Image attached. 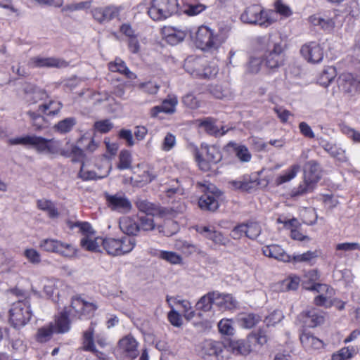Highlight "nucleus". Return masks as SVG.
Returning a JSON list of instances; mask_svg holds the SVG:
<instances>
[{
    "mask_svg": "<svg viewBox=\"0 0 360 360\" xmlns=\"http://www.w3.org/2000/svg\"><path fill=\"white\" fill-rule=\"evenodd\" d=\"M272 11H266L259 5L254 4L244 11L240 15V20L244 23L267 27L276 21L272 18Z\"/></svg>",
    "mask_w": 360,
    "mask_h": 360,
    "instance_id": "nucleus-1",
    "label": "nucleus"
},
{
    "mask_svg": "<svg viewBox=\"0 0 360 360\" xmlns=\"http://www.w3.org/2000/svg\"><path fill=\"white\" fill-rule=\"evenodd\" d=\"M179 11V0H152L148 14L153 20H162Z\"/></svg>",
    "mask_w": 360,
    "mask_h": 360,
    "instance_id": "nucleus-2",
    "label": "nucleus"
},
{
    "mask_svg": "<svg viewBox=\"0 0 360 360\" xmlns=\"http://www.w3.org/2000/svg\"><path fill=\"white\" fill-rule=\"evenodd\" d=\"M199 354L204 360H226L229 351L226 345L221 341L206 340L199 345Z\"/></svg>",
    "mask_w": 360,
    "mask_h": 360,
    "instance_id": "nucleus-3",
    "label": "nucleus"
},
{
    "mask_svg": "<svg viewBox=\"0 0 360 360\" xmlns=\"http://www.w3.org/2000/svg\"><path fill=\"white\" fill-rule=\"evenodd\" d=\"M10 321L15 328L25 326L32 317V311L29 300H19L12 304L9 311Z\"/></svg>",
    "mask_w": 360,
    "mask_h": 360,
    "instance_id": "nucleus-4",
    "label": "nucleus"
},
{
    "mask_svg": "<svg viewBox=\"0 0 360 360\" xmlns=\"http://www.w3.org/2000/svg\"><path fill=\"white\" fill-rule=\"evenodd\" d=\"M136 245V240L130 236H124L121 239H103V248L108 255L112 256L122 255L130 252Z\"/></svg>",
    "mask_w": 360,
    "mask_h": 360,
    "instance_id": "nucleus-5",
    "label": "nucleus"
},
{
    "mask_svg": "<svg viewBox=\"0 0 360 360\" xmlns=\"http://www.w3.org/2000/svg\"><path fill=\"white\" fill-rule=\"evenodd\" d=\"M204 193L198 200L200 209L214 212L219 207V200L222 193L213 184H209L203 191Z\"/></svg>",
    "mask_w": 360,
    "mask_h": 360,
    "instance_id": "nucleus-6",
    "label": "nucleus"
},
{
    "mask_svg": "<svg viewBox=\"0 0 360 360\" xmlns=\"http://www.w3.org/2000/svg\"><path fill=\"white\" fill-rule=\"evenodd\" d=\"M40 248L46 252L60 254L64 257H72L75 255V249L70 245L55 239H44L40 242Z\"/></svg>",
    "mask_w": 360,
    "mask_h": 360,
    "instance_id": "nucleus-7",
    "label": "nucleus"
},
{
    "mask_svg": "<svg viewBox=\"0 0 360 360\" xmlns=\"http://www.w3.org/2000/svg\"><path fill=\"white\" fill-rule=\"evenodd\" d=\"M71 308L73 316L82 319L93 316L98 307L95 303L85 301L81 297H75L72 299Z\"/></svg>",
    "mask_w": 360,
    "mask_h": 360,
    "instance_id": "nucleus-8",
    "label": "nucleus"
},
{
    "mask_svg": "<svg viewBox=\"0 0 360 360\" xmlns=\"http://www.w3.org/2000/svg\"><path fill=\"white\" fill-rule=\"evenodd\" d=\"M195 41L202 50L216 49L218 46L217 38L207 27H200L196 32Z\"/></svg>",
    "mask_w": 360,
    "mask_h": 360,
    "instance_id": "nucleus-9",
    "label": "nucleus"
},
{
    "mask_svg": "<svg viewBox=\"0 0 360 360\" xmlns=\"http://www.w3.org/2000/svg\"><path fill=\"white\" fill-rule=\"evenodd\" d=\"M104 196L108 207L112 211L125 213L129 212L131 209L130 201L124 195L118 193L110 195L105 193Z\"/></svg>",
    "mask_w": 360,
    "mask_h": 360,
    "instance_id": "nucleus-10",
    "label": "nucleus"
},
{
    "mask_svg": "<svg viewBox=\"0 0 360 360\" xmlns=\"http://www.w3.org/2000/svg\"><path fill=\"white\" fill-rule=\"evenodd\" d=\"M300 53L311 63H319L323 58V49L316 41H310L304 44L300 49Z\"/></svg>",
    "mask_w": 360,
    "mask_h": 360,
    "instance_id": "nucleus-11",
    "label": "nucleus"
},
{
    "mask_svg": "<svg viewBox=\"0 0 360 360\" xmlns=\"http://www.w3.org/2000/svg\"><path fill=\"white\" fill-rule=\"evenodd\" d=\"M309 289L320 293V295L314 297V303L315 305L325 307L326 308H329L333 305L330 300L333 295V288L326 284L316 283L313 285Z\"/></svg>",
    "mask_w": 360,
    "mask_h": 360,
    "instance_id": "nucleus-12",
    "label": "nucleus"
},
{
    "mask_svg": "<svg viewBox=\"0 0 360 360\" xmlns=\"http://www.w3.org/2000/svg\"><path fill=\"white\" fill-rule=\"evenodd\" d=\"M281 42L274 43L273 47L265 55L266 65L270 69H275L283 64L284 55Z\"/></svg>",
    "mask_w": 360,
    "mask_h": 360,
    "instance_id": "nucleus-13",
    "label": "nucleus"
},
{
    "mask_svg": "<svg viewBox=\"0 0 360 360\" xmlns=\"http://www.w3.org/2000/svg\"><path fill=\"white\" fill-rule=\"evenodd\" d=\"M119 13L118 8L114 6L98 7L91 11L93 18L101 24L107 23L117 18Z\"/></svg>",
    "mask_w": 360,
    "mask_h": 360,
    "instance_id": "nucleus-14",
    "label": "nucleus"
},
{
    "mask_svg": "<svg viewBox=\"0 0 360 360\" xmlns=\"http://www.w3.org/2000/svg\"><path fill=\"white\" fill-rule=\"evenodd\" d=\"M47 141L48 139L37 136H26L10 140L13 145L33 146L40 153L46 152Z\"/></svg>",
    "mask_w": 360,
    "mask_h": 360,
    "instance_id": "nucleus-15",
    "label": "nucleus"
},
{
    "mask_svg": "<svg viewBox=\"0 0 360 360\" xmlns=\"http://www.w3.org/2000/svg\"><path fill=\"white\" fill-rule=\"evenodd\" d=\"M300 340L303 348L309 352L319 350L324 346L323 342L310 331L303 330L300 334Z\"/></svg>",
    "mask_w": 360,
    "mask_h": 360,
    "instance_id": "nucleus-16",
    "label": "nucleus"
},
{
    "mask_svg": "<svg viewBox=\"0 0 360 360\" xmlns=\"http://www.w3.org/2000/svg\"><path fill=\"white\" fill-rule=\"evenodd\" d=\"M195 230L205 238L211 240L216 245L226 246L229 242L228 238L225 237L221 232L211 229L210 226H197Z\"/></svg>",
    "mask_w": 360,
    "mask_h": 360,
    "instance_id": "nucleus-17",
    "label": "nucleus"
},
{
    "mask_svg": "<svg viewBox=\"0 0 360 360\" xmlns=\"http://www.w3.org/2000/svg\"><path fill=\"white\" fill-rule=\"evenodd\" d=\"M30 65L33 68H66L68 63L65 60L53 57H34L30 59Z\"/></svg>",
    "mask_w": 360,
    "mask_h": 360,
    "instance_id": "nucleus-18",
    "label": "nucleus"
},
{
    "mask_svg": "<svg viewBox=\"0 0 360 360\" xmlns=\"http://www.w3.org/2000/svg\"><path fill=\"white\" fill-rule=\"evenodd\" d=\"M319 145L327 152L330 157L341 162H345L348 158L346 155L345 150L338 146L335 143H330L322 138L319 139Z\"/></svg>",
    "mask_w": 360,
    "mask_h": 360,
    "instance_id": "nucleus-19",
    "label": "nucleus"
},
{
    "mask_svg": "<svg viewBox=\"0 0 360 360\" xmlns=\"http://www.w3.org/2000/svg\"><path fill=\"white\" fill-rule=\"evenodd\" d=\"M263 254L268 257L274 258L283 262H292V256L287 254L285 251L278 245H270L262 248Z\"/></svg>",
    "mask_w": 360,
    "mask_h": 360,
    "instance_id": "nucleus-20",
    "label": "nucleus"
},
{
    "mask_svg": "<svg viewBox=\"0 0 360 360\" xmlns=\"http://www.w3.org/2000/svg\"><path fill=\"white\" fill-rule=\"evenodd\" d=\"M177 103L178 100L176 96H169L162 101L161 105H156L150 109V116L156 117L160 112L172 114L176 110Z\"/></svg>",
    "mask_w": 360,
    "mask_h": 360,
    "instance_id": "nucleus-21",
    "label": "nucleus"
},
{
    "mask_svg": "<svg viewBox=\"0 0 360 360\" xmlns=\"http://www.w3.org/2000/svg\"><path fill=\"white\" fill-rule=\"evenodd\" d=\"M338 83L339 88H340L344 92L349 94H354L356 93L358 77H354L353 75L350 73H344L341 75L338 79Z\"/></svg>",
    "mask_w": 360,
    "mask_h": 360,
    "instance_id": "nucleus-22",
    "label": "nucleus"
},
{
    "mask_svg": "<svg viewBox=\"0 0 360 360\" xmlns=\"http://www.w3.org/2000/svg\"><path fill=\"white\" fill-rule=\"evenodd\" d=\"M137 345L136 340L131 335H126L118 342L120 349L127 356L132 359L136 358L138 355Z\"/></svg>",
    "mask_w": 360,
    "mask_h": 360,
    "instance_id": "nucleus-23",
    "label": "nucleus"
},
{
    "mask_svg": "<svg viewBox=\"0 0 360 360\" xmlns=\"http://www.w3.org/2000/svg\"><path fill=\"white\" fill-rule=\"evenodd\" d=\"M199 126L204 128L205 131L210 135L215 137L224 136L228 129H225L224 127L220 129L215 124V120L212 117H206L203 120H198Z\"/></svg>",
    "mask_w": 360,
    "mask_h": 360,
    "instance_id": "nucleus-24",
    "label": "nucleus"
},
{
    "mask_svg": "<svg viewBox=\"0 0 360 360\" xmlns=\"http://www.w3.org/2000/svg\"><path fill=\"white\" fill-rule=\"evenodd\" d=\"M300 316L304 323L309 328H315L324 322V316L315 309L303 311Z\"/></svg>",
    "mask_w": 360,
    "mask_h": 360,
    "instance_id": "nucleus-25",
    "label": "nucleus"
},
{
    "mask_svg": "<svg viewBox=\"0 0 360 360\" xmlns=\"http://www.w3.org/2000/svg\"><path fill=\"white\" fill-rule=\"evenodd\" d=\"M214 304L221 309H232L236 307L237 302L230 294L214 292Z\"/></svg>",
    "mask_w": 360,
    "mask_h": 360,
    "instance_id": "nucleus-26",
    "label": "nucleus"
},
{
    "mask_svg": "<svg viewBox=\"0 0 360 360\" xmlns=\"http://www.w3.org/2000/svg\"><path fill=\"white\" fill-rule=\"evenodd\" d=\"M204 66L205 60L200 58H187L184 63L186 71L193 77L198 78H200L201 70Z\"/></svg>",
    "mask_w": 360,
    "mask_h": 360,
    "instance_id": "nucleus-27",
    "label": "nucleus"
},
{
    "mask_svg": "<svg viewBox=\"0 0 360 360\" xmlns=\"http://www.w3.org/2000/svg\"><path fill=\"white\" fill-rule=\"evenodd\" d=\"M163 32L167 42L171 45L182 41L186 35L185 32L171 27H164Z\"/></svg>",
    "mask_w": 360,
    "mask_h": 360,
    "instance_id": "nucleus-28",
    "label": "nucleus"
},
{
    "mask_svg": "<svg viewBox=\"0 0 360 360\" xmlns=\"http://www.w3.org/2000/svg\"><path fill=\"white\" fill-rule=\"evenodd\" d=\"M226 348L229 351V356L231 352L235 354L246 355L251 351L249 343L242 340L229 342Z\"/></svg>",
    "mask_w": 360,
    "mask_h": 360,
    "instance_id": "nucleus-29",
    "label": "nucleus"
},
{
    "mask_svg": "<svg viewBox=\"0 0 360 360\" xmlns=\"http://www.w3.org/2000/svg\"><path fill=\"white\" fill-rule=\"evenodd\" d=\"M105 163L107 165L108 169L103 174L98 175L94 171L85 170L84 169V163L82 162L81 169L78 174L79 177L81 178L84 181H89V180H95L97 179H102V178L107 176L109 174V173L112 169V165L108 161H105Z\"/></svg>",
    "mask_w": 360,
    "mask_h": 360,
    "instance_id": "nucleus-30",
    "label": "nucleus"
},
{
    "mask_svg": "<svg viewBox=\"0 0 360 360\" xmlns=\"http://www.w3.org/2000/svg\"><path fill=\"white\" fill-rule=\"evenodd\" d=\"M119 226L123 233L130 236L136 235L140 231L139 224L132 218L125 217L120 220Z\"/></svg>",
    "mask_w": 360,
    "mask_h": 360,
    "instance_id": "nucleus-31",
    "label": "nucleus"
},
{
    "mask_svg": "<svg viewBox=\"0 0 360 360\" xmlns=\"http://www.w3.org/2000/svg\"><path fill=\"white\" fill-rule=\"evenodd\" d=\"M316 186V179L309 180L304 176V180L297 188H294L291 191L292 197H298L314 191Z\"/></svg>",
    "mask_w": 360,
    "mask_h": 360,
    "instance_id": "nucleus-32",
    "label": "nucleus"
},
{
    "mask_svg": "<svg viewBox=\"0 0 360 360\" xmlns=\"http://www.w3.org/2000/svg\"><path fill=\"white\" fill-rule=\"evenodd\" d=\"M227 147L233 148L236 156L240 162H248L250 161L252 155L245 145L238 144L235 142L230 141L227 144Z\"/></svg>",
    "mask_w": 360,
    "mask_h": 360,
    "instance_id": "nucleus-33",
    "label": "nucleus"
},
{
    "mask_svg": "<svg viewBox=\"0 0 360 360\" xmlns=\"http://www.w3.org/2000/svg\"><path fill=\"white\" fill-rule=\"evenodd\" d=\"M207 6L200 3H184L181 6H179V13H184L189 16L196 15L206 9Z\"/></svg>",
    "mask_w": 360,
    "mask_h": 360,
    "instance_id": "nucleus-34",
    "label": "nucleus"
},
{
    "mask_svg": "<svg viewBox=\"0 0 360 360\" xmlns=\"http://www.w3.org/2000/svg\"><path fill=\"white\" fill-rule=\"evenodd\" d=\"M103 239L102 238H91L86 236L81 239V246L88 251L101 252V247L103 245Z\"/></svg>",
    "mask_w": 360,
    "mask_h": 360,
    "instance_id": "nucleus-35",
    "label": "nucleus"
},
{
    "mask_svg": "<svg viewBox=\"0 0 360 360\" xmlns=\"http://www.w3.org/2000/svg\"><path fill=\"white\" fill-rule=\"evenodd\" d=\"M70 320L67 311H62L55 319L53 328L56 333H64L70 329Z\"/></svg>",
    "mask_w": 360,
    "mask_h": 360,
    "instance_id": "nucleus-36",
    "label": "nucleus"
},
{
    "mask_svg": "<svg viewBox=\"0 0 360 360\" xmlns=\"http://www.w3.org/2000/svg\"><path fill=\"white\" fill-rule=\"evenodd\" d=\"M95 325L96 324L94 323L91 322L89 328L84 332L83 335V349L93 353H96L98 352L96 349L93 338Z\"/></svg>",
    "mask_w": 360,
    "mask_h": 360,
    "instance_id": "nucleus-37",
    "label": "nucleus"
},
{
    "mask_svg": "<svg viewBox=\"0 0 360 360\" xmlns=\"http://www.w3.org/2000/svg\"><path fill=\"white\" fill-rule=\"evenodd\" d=\"M304 177L309 180L316 179V184L320 179L319 164L315 160H310L304 165Z\"/></svg>",
    "mask_w": 360,
    "mask_h": 360,
    "instance_id": "nucleus-38",
    "label": "nucleus"
},
{
    "mask_svg": "<svg viewBox=\"0 0 360 360\" xmlns=\"http://www.w3.org/2000/svg\"><path fill=\"white\" fill-rule=\"evenodd\" d=\"M37 205L39 210L46 212L50 218L55 219L58 217L59 212L52 201L46 199H40L37 200Z\"/></svg>",
    "mask_w": 360,
    "mask_h": 360,
    "instance_id": "nucleus-39",
    "label": "nucleus"
},
{
    "mask_svg": "<svg viewBox=\"0 0 360 360\" xmlns=\"http://www.w3.org/2000/svg\"><path fill=\"white\" fill-rule=\"evenodd\" d=\"M300 166L298 164H295L290 166L288 169L284 171L282 174L279 175L276 179V185H281L293 179L300 171Z\"/></svg>",
    "mask_w": 360,
    "mask_h": 360,
    "instance_id": "nucleus-40",
    "label": "nucleus"
},
{
    "mask_svg": "<svg viewBox=\"0 0 360 360\" xmlns=\"http://www.w3.org/2000/svg\"><path fill=\"white\" fill-rule=\"evenodd\" d=\"M109 69L112 72H117L124 75L129 79L136 78L134 73L131 72L126 66V64L121 59H116L114 63H109Z\"/></svg>",
    "mask_w": 360,
    "mask_h": 360,
    "instance_id": "nucleus-41",
    "label": "nucleus"
},
{
    "mask_svg": "<svg viewBox=\"0 0 360 360\" xmlns=\"http://www.w3.org/2000/svg\"><path fill=\"white\" fill-rule=\"evenodd\" d=\"M62 108V103L58 101H50L39 106L38 111L47 115H58Z\"/></svg>",
    "mask_w": 360,
    "mask_h": 360,
    "instance_id": "nucleus-42",
    "label": "nucleus"
},
{
    "mask_svg": "<svg viewBox=\"0 0 360 360\" xmlns=\"http://www.w3.org/2000/svg\"><path fill=\"white\" fill-rule=\"evenodd\" d=\"M214 292H209L202 296L196 304V309L203 311H209L211 310L214 304Z\"/></svg>",
    "mask_w": 360,
    "mask_h": 360,
    "instance_id": "nucleus-43",
    "label": "nucleus"
},
{
    "mask_svg": "<svg viewBox=\"0 0 360 360\" xmlns=\"http://www.w3.org/2000/svg\"><path fill=\"white\" fill-rule=\"evenodd\" d=\"M76 123L75 117H68L56 124L54 129L60 134H65L70 131Z\"/></svg>",
    "mask_w": 360,
    "mask_h": 360,
    "instance_id": "nucleus-44",
    "label": "nucleus"
},
{
    "mask_svg": "<svg viewBox=\"0 0 360 360\" xmlns=\"http://www.w3.org/2000/svg\"><path fill=\"white\" fill-rule=\"evenodd\" d=\"M54 333L53 323H50L48 326L38 329L37 340L40 342H46L51 338Z\"/></svg>",
    "mask_w": 360,
    "mask_h": 360,
    "instance_id": "nucleus-45",
    "label": "nucleus"
},
{
    "mask_svg": "<svg viewBox=\"0 0 360 360\" xmlns=\"http://www.w3.org/2000/svg\"><path fill=\"white\" fill-rule=\"evenodd\" d=\"M261 320V317L255 314H242L239 318L240 325L246 328L254 327Z\"/></svg>",
    "mask_w": 360,
    "mask_h": 360,
    "instance_id": "nucleus-46",
    "label": "nucleus"
},
{
    "mask_svg": "<svg viewBox=\"0 0 360 360\" xmlns=\"http://www.w3.org/2000/svg\"><path fill=\"white\" fill-rule=\"evenodd\" d=\"M131 155L127 150H122L119 155V162L117 167L120 170L130 169L131 167Z\"/></svg>",
    "mask_w": 360,
    "mask_h": 360,
    "instance_id": "nucleus-47",
    "label": "nucleus"
},
{
    "mask_svg": "<svg viewBox=\"0 0 360 360\" xmlns=\"http://www.w3.org/2000/svg\"><path fill=\"white\" fill-rule=\"evenodd\" d=\"M205 148L206 149L207 160L209 162L215 165L221 160L222 155L217 147L206 146Z\"/></svg>",
    "mask_w": 360,
    "mask_h": 360,
    "instance_id": "nucleus-48",
    "label": "nucleus"
},
{
    "mask_svg": "<svg viewBox=\"0 0 360 360\" xmlns=\"http://www.w3.org/2000/svg\"><path fill=\"white\" fill-rule=\"evenodd\" d=\"M245 236L251 240H255L261 233L262 228L257 222H249L245 224Z\"/></svg>",
    "mask_w": 360,
    "mask_h": 360,
    "instance_id": "nucleus-49",
    "label": "nucleus"
},
{
    "mask_svg": "<svg viewBox=\"0 0 360 360\" xmlns=\"http://www.w3.org/2000/svg\"><path fill=\"white\" fill-rule=\"evenodd\" d=\"M311 21L314 25L321 26L326 31H331L335 27V21L331 18L323 19L316 16H311Z\"/></svg>",
    "mask_w": 360,
    "mask_h": 360,
    "instance_id": "nucleus-50",
    "label": "nucleus"
},
{
    "mask_svg": "<svg viewBox=\"0 0 360 360\" xmlns=\"http://www.w3.org/2000/svg\"><path fill=\"white\" fill-rule=\"evenodd\" d=\"M271 34L259 36L255 38V43L260 49H270L273 47L274 43H277L273 40Z\"/></svg>",
    "mask_w": 360,
    "mask_h": 360,
    "instance_id": "nucleus-51",
    "label": "nucleus"
},
{
    "mask_svg": "<svg viewBox=\"0 0 360 360\" xmlns=\"http://www.w3.org/2000/svg\"><path fill=\"white\" fill-rule=\"evenodd\" d=\"M45 97H46V91L39 88H34L31 92H26V100L31 103H35Z\"/></svg>",
    "mask_w": 360,
    "mask_h": 360,
    "instance_id": "nucleus-52",
    "label": "nucleus"
},
{
    "mask_svg": "<svg viewBox=\"0 0 360 360\" xmlns=\"http://www.w3.org/2000/svg\"><path fill=\"white\" fill-rule=\"evenodd\" d=\"M336 255L342 257L343 254L342 252H350L356 250H360V245L358 243H338L336 247Z\"/></svg>",
    "mask_w": 360,
    "mask_h": 360,
    "instance_id": "nucleus-53",
    "label": "nucleus"
},
{
    "mask_svg": "<svg viewBox=\"0 0 360 360\" xmlns=\"http://www.w3.org/2000/svg\"><path fill=\"white\" fill-rule=\"evenodd\" d=\"M140 230L145 231L154 229L155 224L153 221V214H145L139 217Z\"/></svg>",
    "mask_w": 360,
    "mask_h": 360,
    "instance_id": "nucleus-54",
    "label": "nucleus"
},
{
    "mask_svg": "<svg viewBox=\"0 0 360 360\" xmlns=\"http://www.w3.org/2000/svg\"><path fill=\"white\" fill-rule=\"evenodd\" d=\"M336 74H335V69L333 67H328L326 69H325L320 78V83L323 86H327L329 85V84L335 78Z\"/></svg>",
    "mask_w": 360,
    "mask_h": 360,
    "instance_id": "nucleus-55",
    "label": "nucleus"
},
{
    "mask_svg": "<svg viewBox=\"0 0 360 360\" xmlns=\"http://www.w3.org/2000/svg\"><path fill=\"white\" fill-rule=\"evenodd\" d=\"M136 205L138 210L146 214H153L155 210L153 204L147 200L139 198L136 201Z\"/></svg>",
    "mask_w": 360,
    "mask_h": 360,
    "instance_id": "nucleus-56",
    "label": "nucleus"
},
{
    "mask_svg": "<svg viewBox=\"0 0 360 360\" xmlns=\"http://www.w3.org/2000/svg\"><path fill=\"white\" fill-rule=\"evenodd\" d=\"M159 257L172 264H177L181 262V256L174 252L161 251Z\"/></svg>",
    "mask_w": 360,
    "mask_h": 360,
    "instance_id": "nucleus-57",
    "label": "nucleus"
},
{
    "mask_svg": "<svg viewBox=\"0 0 360 360\" xmlns=\"http://www.w3.org/2000/svg\"><path fill=\"white\" fill-rule=\"evenodd\" d=\"M249 342H256L260 345H263L266 343L268 338L266 335V331L264 329H259L257 332L252 333L248 337Z\"/></svg>",
    "mask_w": 360,
    "mask_h": 360,
    "instance_id": "nucleus-58",
    "label": "nucleus"
},
{
    "mask_svg": "<svg viewBox=\"0 0 360 360\" xmlns=\"http://www.w3.org/2000/svg\"><path fill=\"white\" fill-rule=\"evenodd\" d=\"M209 91L215 98L221 99L226 96L229 91L226 88L224 87L221 84L210 85Z\"/></svg>",
    "mask_w": 360,
    "mask_h": 360,
    "instance_id": "nucleus-59",
    "label": "nucleus"
},
{
    "mask_svg": "<svg viewBox=\"0 0 360 360\" xmlns=\"http://www.w3.org/2000/svg\"><path fill=\"white\" fill-rule=\"evenodd\" d=\"M262 63V60L260 58L251 57L247 64V71L252 74L259 72Z\"/></svg>",
    "mask_w": 360,
    "mask_h": 360,
    "instance_id": "nucleus-60",
    "label": "nucleus"
},
{
    "mask_svg": "<svg viewBox=\"0 0 360 360\" xmlns=\"http://www.w3.org/2000/svg\"><path fill=\"white\" fill-rule=\"evenodd\" d=\"M219 330L221 333L231 335L234 333L231 321L229 319H222L218 323Z\"/></svg>",
    "mask_w": 360,
    "mask_h": 360,
    "instance_id": "nucleus-61",
    "label": "nucleus"
},
{
    "mask_svg": "<svg viewBox=\"0 0 360 360\" xmlns=\"http://www.w3.org/2000/svg\"><path fill=\"white\" fill-rule=\"evenodd\" d=\"M24 256L33 264H39L41 262V255L38 251L33 248L26 249Z\"/></svg>",
    "mask_w": 360,
    "mask_h": 360,
    "instance_id": "nucleus-62",
    "label": "nucleus"
},
{
    "mask_svg": "<svg viewBox=\"0 0 360 360\" xmlns=\"http://www.w3.org/2000/svg\"><path fill=\"white\" fill-rule=\"evenodd\" d=\"M175 136L171 133H167L163 139L161 148L164 151H169L175 146Z\"/></svg>",
    "mask_w": 360,
    "mask_h": 360,
    "instance_id": "nucleus-63",
    "label": "nucleus"
},
{
    "mask_svg": "<svg viewBox=\"0 0 360 360\" xmlns=\"http://www.w3.org/2000/svg\"><path fill=\"white\" fill-rule=\"evenodd\" d=\"M113 127V124L109 120L97 121L94 124V128L101 133H107Z\"/></svg>",
    "mask_w": 360,
    "mask_h": 360,
    "instance_id": "nucleus-64",
    "label": "nucleus"
}]
</instances>
